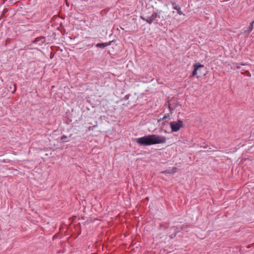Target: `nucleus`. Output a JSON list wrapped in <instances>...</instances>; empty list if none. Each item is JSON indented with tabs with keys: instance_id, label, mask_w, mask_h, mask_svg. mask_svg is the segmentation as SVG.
<instances>
[{
	"instance_id": "f257e3e1",
	"label": "nucleus",
	"mask_w": 254,
	"mask_h": 254,
	"mask_svg": "<svg viewBox=\"0 0 254 254\" xmlns=\"http://www.w3.org/2000/svg\"><path fill=\"white\" fill-rule=\"evenodd\" d=\"M166 140V137L164 136L151 134L135 138L134 141L140 146H150L153 144L165 143Z\"/></svg>"
},
{
	"instance_id": "f03ea898",
	"label": "nucleus",
	"mask_w": 254,
	"mask_h": 254,
	"mask_svg": "<svg viewBox=\"0 0 254 254\" xmlns=\"http://www.w3.org/2000/svg\"><path fill=\"white\" fill-rule=\"evenodd\" d=\"M170 125L172 131L173 132H177L183 127V122L181 120H178L177 122H171Z\"/></svg>"
},
{
	"instance_id": "7ed1b4c3",
	"label": "nucleus",
	"mask_w": 254,
	"mask_h": 254,
	"mask_svg": "<svg viewBox=\"0 0 254 254\" xmlns=\"http://www.w3.org/2000/svg\"><path fill=\"white\" fill-rule=\"evenodd\" d=\"M141 19L145 21L148 23L151 24L154 21L158 20V18H160L159 15L157 13L154 12L150 16L145 18L143 17H141Z\"/></svg>"
},
{
	"instance_id": "20e7f679",
	"label": "nucleus",
	"mask_w": 254,
	"mask_h": 254,
	"mask_svg": "<svg viewBox=\"0 0 254 254\" xmlns=\"http://www.w3.org/2000/svg\"><path fill=\"white\" fill-rule=\"evenodd\" d=\"M204 66L203 65L200 64L199 63L195 64H193V70L192 72V76L195 75L197 74V71L200 68H202Z\"/></svg>"
},
{
	"instance_id": "39448f33",
	"label": "nucleus",
	"mask_w": 254,
	"mask_h": 254,
	"mask_svg": "<svg viewBox=\"0 0 254 254\" xmlns=\"http://www.w3.org/2000/svg\"><path fill=\"white\" fill-rule=\"evenodd\" d=\"M44 39L45 38L42 36L37 37L33 41V43L38 44L39 45L41 46L45 42Z\"/></svg>"
},
{
	"instance_id": "423d86ee",
	"label": "nucleus",
	"mask_w": 254,
	"mask_h": 254,
	"mask_svg": "<svg viewBox=\"0 0 254 254\" xmlns=\"http://www.w3.org/2000/svg\"><path fill=\"white\" fill-rule=\"evenodd\" d=\"M171 3L173 6V8L177 10V13L179 15H182L183 14V12L181 10V7H179L178 5H177L176 2L174 1H171Z\"/></svg>"
},
{
	"instance_id": "0eeeda50",
	"label": "nucleus",
	"mask_w": 254,
	"mask_h": 254,
	"mask_svg": "<svg viewBox=\"0 0 254 254\" xmlns=\"http://www.w3.org/2000/svg\"><path fill=\"white\" fill-rule=\"evenodd\" d=\"M112 42V41H110L109 43H98L96 45V46L98 48H104L110 45Z\"/></svg>"
},
{
	"instance_id": "6e6552de",
	"label": "nucleus",
	"mask_w": 254,
	"mask_h": 254,
	"mask_svg": "<svg viewBox=\"0 0 254 254\" xmlns=\"http://www.w3.org/2000/svg\"><path fill=\"white\" fill-rule=\"evenodd\" d=\"M171 230H172L173 233V234H171L169 236V237H170L171 239H173L176 236V234L178 232V231L177 230V228L176 227H172Z\"/></svg>"
},
{
	"instance_id": "1a4fd4ad",
	"label": "nucleus",
	"mask_w": 254,
	"mask_h": 254,
	"mask_svg": "<svg viewBox=\"0 0 254 254\" xmlns=\"http://www.w3.org/2000/svg\"><path fill=\"white\" fill-rule=\"evenodd\" d=\"M254 21H252L249 27L248 32H251L254 28Z\"/></svg>"
},
{
	"instance_id": "9d476101",
	"label": "nucleus",
	"mask_w": 254,
	"mask_h": 254,
	"mask_svg": "<svg viewBox=\"0 0 254 254\" xmlns=\"http://www.w3.org/2000/svg\"><path fill=\"white\" fill-rule=\"evenodd\" d=\"M168 119V120H170V116L168 114V115H166L165 116H164L162 118V120H164L165 121L163 123V124L164 125H165V122H166V120Z\"/></svg>"
},
{
	"instance_id": "9b49d317",
	"label": "nucleus",
	"mask_w": 254,
	"mask_h": 254,
	"mask_svg": "<svg viewBox=\"0 0 254 254\" xmlns=\"http://www.w3.org/2000/svg\"><path fill=\"white\" fill-rule=\"evenodd\" d=\"M67 138V136H66V135H63L61 137V140L63 142H66V141H67V140H66Z\"/></svg>"
},
{
	"instance_id": "f8f14e48",
	"label": "nucleus",
	"mask_w": 254,
	"mask_h": 254,
	"mask_svg": "<svg viewBox=\"0 0 254 254\" xmlns=\"http://www.w3.org/2000/svg\"><path fill=\"white\" fill-rule=\"evenodd\" d=\"M233 65H235L236 68H238V69L240 68V64L235 63V64H233Z\"/></svg>"
},
{
	"instance_id": "ddd939ff",
	"label": "nucleus",
	"mask_w": 254,
	"mask_h": 254,
	"mask_svg": "<svg viewBox=\"0 0 254 254\" xmlns=\"http://www.w3.org/2000/svg\"><path fill=\"white\" fill-rule=\"evenodd\" d=\"M129 97V95H126V96L124 97V100H128V99Z\"/></svg>"
},
{
	"instance_id": "4468645a",
	"label": "nucleus",
	"mask_w": 254,
	"mask_h": 254,
	"mask_svg": "<svg viewBox=\"0 0 254 254\" xmlns=\"http://www.w3.org/2000/svg\"><path fill=\"white\" fill-rule=\"evenodd\" d=\"M177 169L176 168L174 167L172 169V172H173V173L176 172L177 171Z\"/></svg>"
},
{
	"instance_id": "2eb2a0df",
	"label": "nucleus",
	"mask_w": 254,
	"mask_h": 254,
	"mask_svg": "<svg viewBox=\"0 0 254 254\" xmlns=\"http://www.w3.org/2000/svg\"><path fill=\"white\" fill-rule=\"evenodd\" d=\"M164 121V120H162V118H160V119L158 120V122H160L161 121Z\"/></svg>"
},
{
	"instance_id": "dca6fc26",
	"label": "nucleus",
	"mask_w": 254,
	"mask_h": 254,
	"mask_svg": "<svg viewBox=\"0 0 254 254\" xmlns=\"http://www.w3.org/2000/svg\"><path fill=\"white\" fill-rule=\"evenodd\" d=\"M247 64H245V63H240V65H246Z\"/></svg>"
},
{
	"instance_id": "f3484780",
	"label": "nucleus",
	"mask_w": 254,
	"mask_h": 254,
	"mask_svg": "<svg viewBox=\"0 0 254 254\" xmlns=\"http://www.w3.org/2000/svg\"><path fill=\"white\" fill-rule=\"evenodd\" d=\"M15 91V88H14V91H12V93H14Z\"/></svg>"
}]
</instances>
